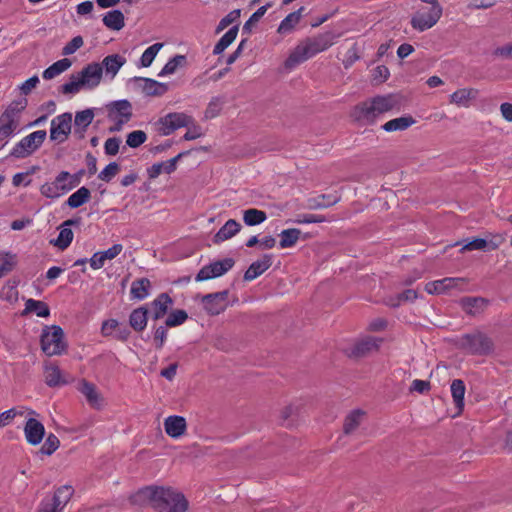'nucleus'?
<instances>
[{"mask_svg": "<svg viewBox=\"0 0 512 512\" xmlns=\"http://www.w3.org/2000/svg\"><path fill=\"white\" fill-rule=\"evenodd\" d=\"M83 38L81 36H75L70 42H68L62 49L63 55H71L75 53L79 48L83 46Z\"/></svg>", "mask_w": 512, "mask_h": 512, "instance_id": "69168bd1", "label": "nucleus"}, {"mask_svg": "<svg viewBox=\"0 0 512 512\" xmlns=\"http://www.w3.org/2000/svg\"><path fill=\"white\" fill-rule=\"evenodd\" d=\"M94 116L95 114L92 108L76 112L74 120V135L77 139L81 140L85 137L87 128L92 123Z\"/></svg>", "mask_w": 512, "mask_h": 512, "instance_id": "f3484780", "label": "nucleus"}, {"mask_svg": "<svg viewBox=\"0 0 512 512\" xmlns=\"http://www.w3.org/2000/svg\"><path fill=\"white\" fill-rule=\"evenodd\" d=\"M0 261L2 262L0 265V279L10 272H12L17 266L18 260L17 255L11 252H1Z\"/></svg>", "mask_w": 512, "mask_h": 512, "instance_id": "c03bdc74", "label": "nucleus"}, {"mask_svg": "<svg viewBox=\"0 0 512 512\" xmlns=\"http://www.w3.org/2000/svg\"><path fill=\"white\" fill-rule=\"evenodd\" d=\"M159 133L168 136L175 130L182 127H189L193 124V118L185 113L171 112L158 120Z\"/></svg>", "mask_w": 512, "mask_h": 512, "instance_id": "6e6552de", "label": "nucleus"}, {"mask_svg": "<svg viewBox=\"0 0 512 512\" xmlns=\"http://www.w3.org/2000/svg\"><path fill=\"white\" fill-rule=\"evenodd\" d=\"M238 31V24L231 27L216 43L213 49V54L220 55L221 53H223V51L234 42V40L237 37Z\"/></svg>", "mask_w": 512, "mask_h": 512, "instance_id": "f704fd0d", "label": "nucleus"}, {"mask_svg": "<svg viewBox=\"0 0 512 512\" xmlns=\"http://www.w3.org/2000/svg\"><path fill=\"white\" fill-rule=\"evenodd\" d=\"M442 15V7H431L428 12L417 13L411 18V26L418 31H425L433 27Z\"/></svg>", "mask_w": 512, "mask_h": 512, "instance_id": "f8f14e48", "label": "nucleus"}, {"mask_svg": "<svg viewBox=\"0 0 512 512\" xmlns=\"http://www.w3.org/2000/svg\"><path fill=\"white\" fill-rule=\"evenodd\" d=\"M163 47L162 43H155L148 47L142 54L140 58V67H149L154 58L156 57L158 51Z\"/></svg>", "mask_w": 512, "mask_h": 512, "instance_id": "3c124183", "label": "nucleus"}, {"mask_svg": "<svg viewBox=\"0 0 512 512\" xmlns=\"http://www.w3.org/2000/svg\"><path fill=\"white\" fill-rule=\"evenodd\" d=\"M90 198V190L87 187L83 186L69 196V198L66 201V204L70 208L75 209L88 202Z\"/></svg>", "mask_w": 512, "mask_h": 512, "instance_id": "4c0bfd02", "label": "nucleus"}, {"mask_svg": "<svg viewBox=\"0 0 512 512\" xmlns=\"http://www.w3.org/2000/svg\"><path fill=\"white\" fill-rule=\"evenodd\" d=\"M450 389L456 408L459 411H462L464 407V395L466 390L464 381L461 379L453 380Z\"/></svg>", "mask_w": 512, "mask_h": 512, "instance_id": "a19ab883", "label": "nucleus"}, {"mask_svg": "<svg viewBox=\"0 0 512 512\" xmlns=\"http://www.w3.org/2000/svg\"><path fill=\"white\" fill-rule=\"evenodd\" d=\"M148 309L146 306H140L132 310L129 315V325L135 332L145 330L148 323Z\"/></svg>", "mask_w": 512, "mask_h": 512, "instance_id": "393cba45", "label": "nucleus"}, {"mask_svg": "<svg viewBox=\"0 0 512 512\" xmlns=\"http://www.w3.org/2000/svg\"><path fill=\"white\" fill-rule=\"evenodd\" d=\"M267 219L265 211L249 208L243 211V221L247 226H256L263 223Z\"/></svg>", "mask_w": 512, "mask_h": 512, "instance_id": "79ce46f5", "label": "nucleus"}, {"mask_svg": "<svg viewBox=\"0 0 512 512\" xmlns=\"http://www.w3.org/2000/svg\"><path fill=\"white\" fill-rule=\"evenodd\" d=\"M126 63V59L119 54H111L106 56L102 63L103 69H105L107 74H111L114 77L120 68Z\"/></svg>", "mask_w": 512, "mask_h": 512, "instance_id": "473e14b6", "label": "nucleus"}, {"mask_svg": "<svg viewBox=\"0 0 512 512\" xmlns=\"http://www.w3.org/2000/svg\"><path fill=\"white\" fill-rule=\"evenodd\" d=\"M458 278H444L441 280H436L432 282H428L425 285V290L429 294H441L445 291L453 288L458 281Z\"/></svg>", "mask_w": 512, "mask_h": 512, "instance_id": "2f4dec72", "label": "nucleus"}, {"mask_svg": "<svg viewBox=\"0 0 512 512\" xmlns=\"http://www.w3.org/2000/svg\"><path fill=\"white\" fill-rule=\"evenodd\" d=\"M18 127V120H4L0 117V141H6Z\"/></svg>", "mask_w": 512, "mask_h": 512, "instance_id": "5fc2aeb1", "label": "nucleus"}, {"mask_svg": "<svg viewBox=\"0 0 512 512\" xmlns=\"http://www.w3.org/2000/svg\"><path fill=\"white\" fill-rule=\"evenodd\" d=\"M70 173L68 171H61L54 179L53 182H46L40 187V193L50 199L58 198L71 189V185L68 183Z\"/></svg>", "mask_w": 512, "mask_h": 512, "instance_id": "1a4fd4ad", "label": "nucleus"}, {"mask_svg": "<svg viewBox=\"0 0 512 512\" xmlns=\"http://www.w3.org/2000/svg\"><path fill=\"white\" fill-rule=\"evenodd\" d=\"M489 300L483 297L465 296L459 300V305L470 316H476L484 312Z\"/></svg>", "mask_w": 512, "mask_h": 512, "instance_id": "2eb2a0df", "label": "nucleus"}, {"mask_svg": "<svg viewBox=\"0 0 512 512\" xmlns=\"http://www.w3.org/2000/svg\"><path fill=\"white\" fill-rule=\"evenodd\" d=\"M151 318L153 321L162 319L173 305V299L168 293H160L151 303Z\"/></svg>", "mask_w": 512, "mask_h": 512, "instance_id": "dca6fc26", "label": "nucleus"}, {"mask_svg": "<svg viewBox=\"0 0 512 512\" xmlns=\"http://www.w3.org/2000/svg\"><path fill=\"white\" fill-rule=\"evenodd\" d=\"M45 130H38L27 135L18 142L12 149L10 156L14 158H25L36 151L46 139Z\"/></svg>", "mask_w": 512, "mask_h": 512, "instance_id": "423d86ee", "label": "nucleus"}, {"mask_svg": "<svg viewBox=\"0 0 512 512\" xmlns=\"http://www.w3.org/2000/svg\"><path fill=\"white\" fill-rule=\"evenodd\" d=\"M241 229L240 223L234 219H229L214 235V243H220L236 235Z\"/></svg>", "mask_w": 512, "mask_h": 512, "instance_id": "c85d7f7f", "label": "nucleus"}, {"mask_svg": "<svg viewBox=\"0 0 512 512\" xmlns=\"http://www.w3.org/2000/svg\"><path fill=\"white\" fill-rule=\"evenodd\" d=\"M119 171L120 165L117 162H111L98 174V178L108 183L119 173Z\"/></svg>", "mask_w": 512, "mask_h": 512, "instance_id": "13d9d810", "label": "nucleus"}, {"mask_svg": "<svg viewBox=\"0 0 512 512\" xmlns=\"http://www.w3.org/2000/svg\"><path fill=\"white\" fill-rule=\"evenodd\" d=\"M311 57L307 46L304 42H301L293 49L284 64L287 69H293Z\"/></svg>", "mask_w": 512, "mask_h": 512, "instance_id": "5701e85b", "label": "nucleus"}, {"mask_svg": "<svg viewBox=\"0 0 512 512\" xmlns=\"http://www.w3.org/2000/svg\"><path fill=\"white\" fill-rule=\"evenodd\" d=\"M415 122L416 120L411 115L401 116L386 122L382 125V129L386 132L404 131Z\"/></svg>", "mask_w": 512, "mask_h": 512, "instance_id": "7c9ffc66", "label": "nucleus"}, {"mask_svg": "<svg viewBox=\"0 0 512 512\" xmlns=\"http://www.w3.org/2000/svg\"><path fill=\"white\" fill-rule=\"evenodd\" d=\"M131 504L151 507L156 512H186L189 502L183 493L170 486L147 485L130 495Z\"/></svg>", "mask_w": 512, "mask_h": 512, "instance_id": "f257e3e1", "label": "nucleus"}, {"mask_svg": "<svg viewBox=\"0 0 512 512\" xmlns=\"http://www.w3.org/2000/svg\"><path fill=\"white\" fill-rule=\"evenodd\" d=\"M41 348L48 356L62 354L67 348V344L64 341L63 329L58 325L51 326L50 330L49 328L43 329L41 334Z\"/></svg>", "mask_w": 512, "mask_h": 512, "instance_id": "39448f33", "label": "nucleus"}, {"mask_svg": "<svg viewBox=\"0 0 512 512\" xmlns=\"http://www.w3.org/2000/svg\"><path fill=\"white\" fill-rule=\"evenodd\" d=\"M27 99H22L19 101H13L8 105L5 111L1 114L2 121L8 120H17L18 115L26 108Z\"/></svg>", "mask_w": 512, "mask_h": 512, "instance_id": "a18cd8bd", "label": "nucleus"}, {"mask_svg": "<svg viewBox=\"0 0 512 512\" xmlns=\"http://www.w3.org/2000/svg\"><path fill=\"white\" fill-rule=\"evenodd\" d=\"M151 288L152 284L148 278L143 277L134 280L130 289L131 299L144 300L149 295Z\"/></svg>", "mask_w": 512, "mask_h": 512, "instance_id": "a878e982", "label": "nucleus"}, {"mask_svg": "<svg viewBox=\"0 0 512 512\" xmlns=\"http://www.w3.org/2000/svg\"><path fill=\"white\" fill-rule=\"evenodd\" d=\"M241 15L240 9H234L231 12H229L225 17H223L217 27H216V33H220L224 29H226L230 24L236 22Z\"/></svg>", "mask_w": 512, "mask_h": 512, "instance_id": "052dcab7", "label": "nucleus"}, {"mask_svg": "<svg viewBox=\"0 0 512 512\" xmlns=\"http://www.w3.org/2000/svg\"><path fill=\"white\" fill-rule=\"evenodd\" d=\"M189 153H190L189 150L183 151V152L179 153L178 155H176L175 157L169 159L168 161L162 162V164H164L163 165L164 173H166V174L173 173L177 168V162L180 159H182L183 157L189 155Z\"/></svg>", "mask_w": 512, "mask_h": 512, "instance_id": "0e129e2a", "label": "nucleus"}, {"mask_svg": "<svg viewBox=\"0 0 512 512\" xmlns=\"http://www.w3.org/2000/svg\"><path fill=\"white\" fill-rule=\"evenodd\" d=\"M311 57L307 46L304 42H301L293 49L284 64L287 69H293Z\"/></svg>", "mask_w": 512, "mask_h": 512, "instance_id": "b1692460", "label": "nucleus"}, {"mask_svg": "<svg viewBox=\"0 0 512 512\" xmlns=\"http://www.w3.org/2000/svg\"><path fill=\"white\" fill-rule=\"evenodd\" d=\"M73 240V231L68 227H62L57 239L51 240L50 243L60 250H65Z\"/></svg>", "mask_w": 512, "mask_h": 512, "instance_id": "8fccbe9b", "label": "nucleus"}, {"mask_svg": "<svg viewBox=\"0 0 512 512\" xmlns=\"http://www.w3.org/2000/svg\"><path fill=\"white\" fill-rule=\"evenodd\" d=\"M302 231L297 228L285 229L280 233L279 245L281 248H289L294 246L301 238Z\"/></svg>", "mask_w": 512, "mask_h": 512, "instance_id": "37998d69", "label": "nucleus"}, {"mask_svg": "<svg viewBox=\"0 0 512 512\" xmlns=\"http://www.w3.org/2000/svg\"><path fill=\"white\" fill-rule=\"evenodd\" d=\"M478 91L473 88L458 89L450 96V101L459 106H467L468 101L474 99Z\"/></svg>", "mask_w": 512, "mask_h": 512, "instance_id": "58836bf2", "label": "nucleus"}, {"mask_svg": "<svg viewBox=\"0 0 512 512\" xmlns=\"http://www.w3.org/2000/svg\"><path fill=\"white\" fill-rule=\"evenodd\" d=\"M72 129V113L65 112L62 113L51 121V127H50V140L53 142H56L58 144H61L65 142Z\"/></svg>", "mask_w": 512, "mask_h": 512, "instance_id": "0eeeda50", "label": "nucleus"}, {"mask_svg": "<svg viewBox=\"0 0 512 512\" xmlns=\"http://www.w3.org/2000/svg\"><path fill=\"white\" fill-rule=\"evenodd\" d=\"M37 512H62L59 507H56V503L51 498H44L37 510Z\"/></svg>", "mask_w": 512, "mask_h": 512, "instance_id": "774afa93", "label": "nucleus"}, {"mask_svg": "<svg viewBox=\"0 0 512 512\" xmlns=\"http://www.w3.org/2000/svg\"><path fill=\"white\" fill-rule=\"evenodd\" d=\"M395 105L396 100L393 95L375 96L355 105L351 111V117L357 122L371 125L380 115L391 111Z\"/></svg>", "mask_w": 512, "mask_h": 512, "instance_id": "f03ea898", "label": "nucleus"}, {"mask_svg": "<svg viewBox=\"0 0 512 512\" xmlns=\"http://www.w3.org/2000/svg\"><path fill=\"white\" fill-rule=\"evenodd\" d=\"M72 65V62L68 58L60 59L56 62H54L52 65H50L48 68H46L43 71L42 77L45 80H51L55 78L56 76L60 75L64 71L68 70Z\"/></svg>", "mask_w": 512, "mask_h": 512, "instance_id": "72a5a7b5", "label": "nucleus"}, {"mask_svg": "<svg viewBox=\"0 0 512 512\" xmlns=\"http://www.w3.org/2000/svg\"><path fill=\"white\" fill-rule=\"evenodd\" d=\"M106 107L108 110V118L110 120L122 119L124 121H130L132 118V105L126 99L113 101Z\"/></svg>", "mask_w": 512, "mask_h": 512, "instance_id": "4468645a", "label": "nucleus"}, {"mask_svg": "<svg viewBox=\"0 0 512 512\" xmlns=\"http://www.w3.org/2000/svg\"><path fill=\"white\" fill-rule=\"evenodd\" d=\"M59 445L60 441L58 437L55 434L50 433L39 449V453L42 455L50 456L59 448Z\"/></svg>", "mask_w": 512, "mask_h": 512, "instance_id": "864d4df0", "label": "nucleus"}, {"mask_svg": "<svg viewBox=\"0 0 512 512\" xmlns=\"http://www.w3.org/2000/svg\"><path fill=\"white\" fill-rule=\"evenodd\" d=\"M235 264L234 259L225 258L223 260L215 261L208 265L203 266L197 273L195 280L197 282L210 280L220 277L233 268Z\"/></svg>", "mask_w": 512, "mask_h": 512, "instance_id": "9d476101", "label": "nucleus"}, {"mask_svg": "<svg viewBox=\"0 0 512 512\" xmlns=\"http://www.w3.org/2000/svg\"><path fill=\"white\" fill-rule=\"evenodd\" d=\"M339 200V197L321 194L317 197L308 199L307 207L311 210L323 209L335 205Z\"/></svg>", "mask_w": 512, "mask_h": 512, "instance_id": "c9c22d12", "label": "nucleus"}, {"mask_svg": "<svg viewBox=\"0 0 512 512\" xmlns=\"http://www.w3.org/2000/svg\"><path fill=\"white\" fill-rule=\"evenodd\" d=\"M102 21L108 29L115 31H119L125 26L124 14L118 9L107 12Z\"/></svg>", "mask_w": 512, "mask_h": 512, "instance_id": "c756f323", "label": "nucleus"}, {"mask_svg": "<svg viewBox=\"0 0 512 512\" xmlns=\"http://www.w3.org/2000/svg\"><path fill=\"white\" fill-rule=\"evenodd\" d=\"M334 38L335 34L333 32H325L315 37H308L303 42L313 57L331 47L334 43Z\"/></svg>", "mask_w": 512, "mask_h": 512, "instance_id": "ddd939ff", "label": "nucleus"}, {"mask_svg": "<svg viewBox=\"0 0 512 512\" xmlns=\"http://www.w3.org/2000/svg\"><path fill=\"white\" fill-rule=\"evenodd\" d=\"M457 346L468 354L477 356L490 355L494 352L495 348L493 340L480 330L463 334L458 339Z\"/></svg>", "mask_w": 512, "mask_h": 512, "instance_id": "20e7f679", "label": "nucleus"}, {"mask_svg": "<svg viewBox=\"0 0 512 512\" xmlns=\"http://www.w3.org/2000/svg\"><path fill=\"white\" fill-rule=\"evenodd\" d=\"M121 139L118 137L108 138L104 144L105 153L109 156H114L119 151Z\"/></svg>", "mask_w": 512, "mask_h": 512, "instance_id": "338daca9", "label": "nucleus"}, {"mask_svg": "<svg viewBox=\"0 0 512 512\" xmlns=\"http://www.w3.org/2000/svg\"><path fill=\"white\" fill-rule=\"evenodd\" d=\"M188 319V314L185 310L176 309L169 313L165 320L168 327H176L182 325Z\"/></svg>", "mask_w": 512, "mask_h": 512, "instance_id": "603ef678", "label": "nucleus"}, {"mask_svg": "<svg viewBox=\"0 0 512 512\" xmlns=\"http://www.w3.org/2000/svg\"><path fill=\"white\" fill-rule=\"evenodd\" d=\"M102 75L103 66L100 63H89L80 72L71 74L69 81L59 86V92L74 95L83 88L94 89L100 84Z\"/></svg>", "mask_w": 512, "mask_h": 512, "instance_id": "7ed1b4c3", "label": "nucleus"}, {"mask_svg": "<svg viewBox=\"0 0 512 512\" xmlns=\"http://www.w3.org/2000/svg\"><path fill=\"white\" fill-rule=\"evenodd\" d=\"M325 221H326L325 216L316 215V214L298 215L296 217V219H294V223H296V224L322 223Z\"/></svg>", "mask_w": 512, "mask_h": 512, "instance_id": "e2e57ef3", "label": "nucleus"}, {"mask_svg": "<svg viewBox=\"0 0 512 512\" xmlns=\"http://www.w3.org/2000/svg\"><path fill=\"white\" fill-rule=\"evenodd\" d=\"M364 412L360 409L351 411L345 418L343 432L346 435L353 433L360 425Z\"/></svg>", "mask_w": 512, "mask_h": 512, "instance_id": "ea45409f", "label": "nucleus"}, {"mask_svg": "<svg viewBox=\"0 0 512 512\" xmlns=\"http://www.w3.org/2000/svg\"><path fill=\"white\" fill-rule=\"evenodd\" d=\"M272 254H264L261 259L253 262L245 271L243 279L245 281H252L258 276L262 275L272 265Z\"/></svg>", "mask_w": 512, "mask_h": 512, "instance_id": "6ab92c4d", "label": "nucleus"}, {"mask_svg": "<svg viewBox=\"0 0 512 512\" xmlns=\"http://www.w3.org/2000/svg\"><path fill=\"white\" fill-rule=\"evenodd\" d=\"M30 313H35L38 317L47 318L50 316V308L47 303L30 298L25 301V308L21 312V316H26Z\"/></svg>", "mask_w": 512, "mask_h": 512, "instance_id": "bb28decb", "label": "nucleus"}, {"mask_svg": "<svg viewBox=\"0 0 512 512\" xmlns=\"http://www.w3.org/2000/svg\"><path fill=\"white\" fill-rule=\"evenodd\" d=\"M186 420L182 416H169L164 421L165 432L172 438L181 437L186 431Z\"/></svg>", "mask_w": 512, "mask_h": 512, "instance_id": "4be33fe9", "label": "nucleus"}, {"mask_svg": "<svg viewBox=\"0 0 512 512\" xmlns=\"http://www.w3.org/2000/svg\"><path fill=\"white\" fill-rule=\"evenodd\" d=\"M74 489L70 485H63L56 489L53 496L50 497L62 511L66 504L70 501Z\"/></svg>", "mask_w": 512, "mask_h": 512, "instance_id": "e433bc0d", "label": "nucleus"}, {"mask_svg": "<svg viewBox=\"0 0 512 512\" xmlns=\"http://www.w3.org/2000/svg\"><path fill=\"white\" fill-rule=\"evenodd\" d=\"M79 391L86 397V400L90 406L97 409L100 408V395L93 383L82 379L80 382Z\"/></svg>", "mask_w": 512, "mask_h": 512, "instance_id": "cd10ccee", "label": "nucleus"}, {"mask_svg": "<svg viewBox=\"0 0 512 512\" xmlns=\"http://www.w3.org/2000/svg\"><path fill=\"white\" fill-rule=\"evenodd\" d=\"M299 22L298 14L291 12L281 21L277 32L280 34L291 32Z\"/></svg>", "mask_w": 512, "mask_h": 512, "instance_id": "6e6d98bb", "label": "nucleus"}, {"mask_svg": "<svg viewBox=\"0 0 512 512\" xmlns=\"http://www.w3.org/2000/svg\"><path fill=\"white\" fill-rule=\"evenodd\" d=\"M272 7V3H266L265 5L259 7L251 16L250 18L244 23L242 31L245 34H250L252 32V27L254 24H256L260 19L264 16L266 11Z\"/></svg>", "mask_w": 512, "mask_h": 512, "instance_id": "09e8293b", "label": "nucleus"}, {"mask_svg": "<svg viewBox=\"0 0 512 512\" xmlns=\"http://www.w3.org/2000/svg\"><path fill=\"white\" fill-rule=\"evenodd\" d=\"M187 63V59L185 55H175L171 58L159 72L158 76L162 77L165 75L173 74L179 67L185 66Z\"/></svg>", "mask_w": 512, "mask_h": 512, "instance_id": "49530a36", "label": "nucleus"}, {"mask_svg": "<svg viewBox=\"0 0 512 512\" xmlns=\"http://www.w3.org/2000/svg\"><path fill=\"white\" fill-rule=\"evenodd\" d=\"M45 382L49 387H58L68 383L62 378L61 371L57 366L47 367Z\"/></svg>", "mask_w": 512, "mask_h": 512, "instance_id": "de8ad7c7", "label": "nucleus"}, {"mask_svg": "<svg viewBox=\"0 0 512 512\" xmlns=\"http://www.w3.org/2000/svg\"><path fill=\"white\" fill-rule=\"evenodd\" d=\"M380 342L381 339H376L372 337H368L366 339L358 341L351 348L349 355L355 358L365 357L370 352L378 350Z\"/></svg>", "mask_w": 512, "mask_h": 512, "instance_id": "412c9836", "label": "nucleus"}, {"mask_svg": "<svg viewBox=\"0 0 512 512\" xmlns=\"http://www.w3.org/2000/svg\"><path fill=\"white\" fill-rule=\"evenodd\" d=\"M168 326L166 324L160 325V326H153L154 332H153V342L156 349L160 350L163 348L164 343L167 339V330Z\"/></svg>", "mask_w": 512, "mask_h": 512, "instance_id": "4d7b16f0", "label": "nucleus"}, {"mask_svg": "<svg viewBox=\"0 0 512 512\" xmlns=\"http://www.w3.org/2000/svg\"><path fill=\"white\" fill-rule=\"evenodd\" d=\"M147 140V135L142 130L132 131L127 135L126 144L131 148L141 146Z\"/></svg>", "mask_w": 512, "mask_h": 512, "instance_id": "bf43d9fd", "label": "nucleus"}, {"mask_svg": "<svg viewBox=\"0 0 512 512\" xmlns=\"http://www.w3.org/2000/svg\"><path fill=\"white\" fill-rule=\"evenodd\" d=\"M133 80L142 83V91L147 96L159 97L164 95L169 89L166 83H161L151 78L134 77Z\"/></svg>", "mask_w": 512, "mask_h": 512, "instance_id": "aec40b11", "label": "nucleus"}, {"mask_svg": "<svg viewBox=\"0 0 512 512\" xmlns=\"http://www.w3.org/2000/svg\"><path fill=\"white\" fill-rule=\"evenodd\" d=\"M24 433L29 444L38 445L43 440L45 428L40 421L34 418H29L24 427Z\"/></svg>", "mask_w": 512, "mask_h": 512, "instance_id": "a211bd4d", "label": "nucleus"}, {"mask_svg": "<svg viewBox=\"0 0 512 512\" xmlns=\"http://www.w3.org/2000/svg\"><path fill=\"white\" fill-rule=\"evenodd\" d=\"M222 100L219 97H213L205 110V118L212 119L217 117L222 109Z\"/></svg>", "mask_w": 512, "mask_h": 512, "instance_id": "680f3d73", "label": "nucleus"}, {"mask_svg": "<svg viewBox=\"0 0 512 512\" xmlns=\"http://www.w3.org/2000/svg\"><path fill=\"white\" fill-rule=\"evenodd\" d=\"M229 290L209 293L201 298L204 310L211 316L219 315L227 308Z\"/></svg>", "mask_w": 512, "mask_h": 512, "instance_id": "9b49d317", "label": "nucleus"}]
</instances>
